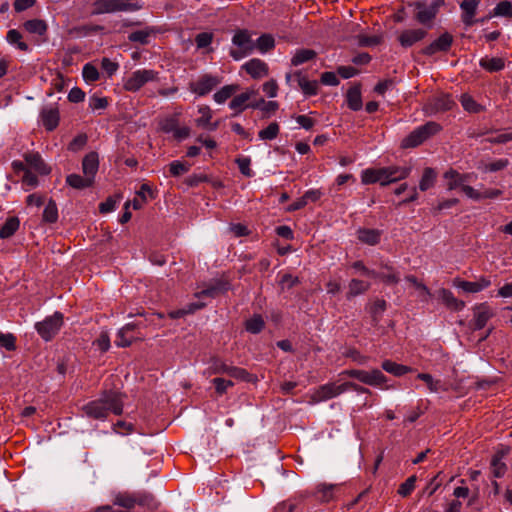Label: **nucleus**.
I'll list each match as a JSON object with an SVG mask.
<instances>
[{"mask_svg": "<svg viewBox=\"0 0 512 512\" xmlns=\"http://www.w3.org/2000/svg\"><path fill=\"white\" fill-rule=\"evenodd\" d=\"M120 195L109 196L105 201L101 202L98 206L101 214H108L115 210L116 205L120 202Z\"/></svg>", "mask_w": 512, "mask_h": 512, "instance_id": "nucleus-46", "label": "nucleus"}, {"mask_svg": "<svg viewBox=\"0 0 512 512\" xmlns=\"http://www.w3.org/2000/svg\"><path fill=\"white\" fill-rule=\"evenodd\" d=\"M460 102L464 110L469 113H479L484 110V107L478 104L473 97L468 94H462Z\"/></svg>", "mask_w": 512, "mask_h": 512, "instance_id": "nucleus-43", "label": "nucleus"}, {"mask_svg": "<svg viewBox=\"0 0 512 512\" xmlns=\"http://www.w3.org/2000/svg\"><path fill=\"white\" fill-rule=\"evenodd\" d=\"M232 43L238 48L230 51L231 57L235 60H240L244 56L250 54L255 48V44L253 43L251 34L248 30L236 31L232 38Z\"/></svg>", "mask_w": 512, "mask_h": 512, "instance_id": "nucleus-7", "label": "nucleus"}, {"mask_svg": "<svg viewBox=\"0 0 512 512\" xmlns=\"http://www.w3.org/2000/svg\"><path fill=\"white\" fill-rule=\"evenodd\" d=\"M227 289H228L227 283L218 281L216 283L210 284L205 289H203L199 292H196L194 294V296L198 299H202L204 297L215 298L218 295H220L221 293H224L225 291H227Z\"/></svg>", "mask_w": 512, "mask_h": 512, "instance_id": "nucleus-25", "label": "nucleus"}, {"mask_svg": "<svg viewBox=\"0 0 512 512\" xmlns=\"http://www.w3.org/2000/svg\"><path fill=\"white\" fill-rule=\"evenodd\" d=\"M205 305L206 304L204 302H201V301L190 303V304H188L186 307H184L182 309H178V310H174V311L169 312V317L172 318V319L181 318V317H184V316H186L188 314H193L197 310L205 307Z\"/></svg>", "mask_w": 512, "mask_h": 512, "instance_id": "nucleus-42", "label": "nucleus"}, {"mask_svg": "<svg viewBox=\"0 0 512 512\" xmlns=\"http://www.w3.org/2000/svg\"><path fill=\"white\" fill-rule=\"evenodd\" d=\"M99 168V156L98 153L92 151L85 155L82 160V171L85 176H88L95 181V175Z\"/></svg>", "mask_w": 512, "mask_h": 512, "instance_id": "nucleus-20", "label": "nucleus"}, {"mask_svg": "<svg viewBox=\"0 0 512 512\" xmlns=\"http://www.w3.org/2000/svg\"><path fill=\"white\" fill-rule=\"evenodd\" d=\"M190 170V164L181 161H172L169 164V172L172 176L178 177L187 173Z\"/></svg>", "mask_w": 512, "mask_h": 512, "instance_id": "nucleus-54", "label": "nucleus"}, {"mask_svg": "<svg viewBox=\"0 0 512 512\" xmlns=\"http://www.w3.org/2000/svg\"><path fill=\"white\" fill-rule=\"evenodd\" d=\"M494 316L492 308L486 304L481 303L473 308V319L471 322L474 330L483 329L487 322Z\"/></svg>", "mask_w": 512, "mask_h": 512, "instance_id": "nucleus-11", "label": "nucleus"}, {"mask_svg": "<svg viewBox=\"0 0 512 512\" xmlns=\"http://www.w3.org/2000/svg\"><path fill=\"white\" fill-rule=\"evenodd\" d=\"M157 76L158 72L152 69H139L125 79L123 87L126 91L137 92L148 82L156 80Z\"/></svg>", "mask_w": 512, "mask_h": 512, "instance_id": "nucleus-5", "label": "nucleus"}, {"mask_svg": "<svg viewBox=\"0 0 512 512\" xmlns=\"http://www.w3.org/2000/svg\"><path fill=\"white\" fill-rule=\"evenodd\" d=\"M275 46L274 38L269 34H263L261 35L256 42L257 49L262 52H268Z\"/></svg>", "mask_w": 512, "mask_h": 512, "instance_id": "nucleus-50", "label": "nucleus"}, {"mask_svg": "<svg viewBox=\"0 0 512 512\" xmlns=\"http://www.w3.org/2000/svg\"><path fill=\"white\" fill-rule=\"evenodd\" d=\"M134 0H96L93 3L94 14H106V13H115L122 11H137L142 8V5H139L137 2H133Z\"/></svg>", "mask_w": 512, "mask_h": 512, "instance_id": "nucleus-3", "label": "nucleus"}, {"mask_svg": "<svg viewBox=\"0 0 512 512\" xmlns=\"http://www.w3.org/2000/svg\"><path fill=\"white\" fill-rule=\"evenodd\" d=\"M455 106V102L449 94H440L433 97L429 102L432 112H443L451 110Z\"/></svg>", "mask_w": 512, "mask_h": 512, "instance_id": "nucleus-21", "label": "nucleus"}, {"mask_svg": "<svg viewBox=\"0 0 512 512\" xmlns=\"http://www.w3.org/2000/svg\"><path fill=\"white\" fill-rule=\"evenodd\" d=\"M417 378L426 383L430 392H438L443 389L441 381L435 380L430 374L419 373Z\"/></svg>", "mask_w": 512, "mask_h": 512, "instance_id": "nucleus-49", "label": "nucleus"}, {"mask_svg": "<svg viewBox=\"0 0 512 512\" xmlns=\"http://www.w3.org/2000/svg\"><path fill=\"white\" fill-rule=\"evenodd\" d=\"M386 172H387L388 183L391 184V183L406 179L411 172V168L407 167V166L392 165V166L386 167Z\"/></svg>", "mask_w": 512, "mask_h": 512, "instance_id": "nucleus-27", "label": "nucleus"}, {"mask_svg": "<svg viewBox=\"0 0 512 512\" xmlns=\"http://www.w3.org/2000/svg\"><path fill=\"white\" fill-rule=\"evenodd\" d=\"M140 324L136 323H128L125 326H123L117 333V338L115 340V344L118 347H127L131 345V343L137 338L133 331L139 326Z\"/></svg>", "mask_w": 512, "mask_h": 512, "instance_id": "nucleus-18", "label": "nucleus"}, {"mask_svg": "<svg viewBox=\"0 0 512 512\" xmlns=\"http://www.w3.org/2000/svg\"><path fill=\"white\" fill-rule=\"evenodd\" d=\"M367 385L380 389H390L387 385V377L379 369L369 370Z\"/></svg>", "mask_w": 512, "mask_h": 512, "instance_id": "nucleus-32", "label": "nucleus"}, {"mask_svg": "<svg viewBox=\"0 0 512 512\" xmlns=\"http://www.w3.org/2000/svg\"><path fill=\"white\" fill-rule=\"evenodd\" d=\"M153 190L150 185L144 183L140 186V189L136 192L135 197L130 204L134 209H140L148 198H153Z\"/></svg>", "mask_w": 512, "mask_h": 512, "instance_id": "nucleus-28", "label": "nucleus"}, {"mask_svg": "<svg viewBox=\"0 0 512 512\" xmlns=\"http://www.w3.org/2000/svg\"><path fill=\"white\" fill-rule=\"evenodd\" d=\"M453 44V36L445 32L429 45L421 50V53L426 56H433L440 52H448Z\"/></svg>", "mask_w": 512, "mask_h": 512, "instance_id": "nucleus-9", "label": "nucleus"}, {"mask_svg": "<svg viewBox=\"0 0 512 512\" xmlns=\"http://www.w3.org/2000/svg\"><path fill=\"white\" fill-rule=\"evenodd\" d=\"M198 113L201 115L200 118L196 120L198 126L206 127L211 118H212V111L209 106H200L198 108Z\"/></svg>", "mask_w": 512, "mask_h": 512, "instance_id": "nucleus-58", "label": "nucleus"}, {"mask_svg": "<svg viewBox=\"0 0 512 512\" xmlns=\"http://www.w3.org/2000/svg\"><path fill=\"white\" fill-rule=\"evenodd\" d=\"M212 40H213V35L208 32L199 33L195 37V43H196L197 48H199V49L208 47L212 43Z\"/></svg>", "mask_w": 512, "mask_h": 512, "instance_id": "nucleus-64", "label": "nucleus"}, {"mask_svg": "<svg viewBox=\"0 0 512 512\" xmlns=\"http://www.w3.org/2000/svg\"><path fill=\"white\" fill-rule=\"evenodd\" d=\"M345 392V386L337 383H328L318 388L314 393L316 401H326Z\"/></svg>", "mask_w": 512, "mask_h": 512, "instance_id": "nucleus-15", "label": "nucleus"}, {"mask_svg": "<svg viewBox=\"0 0 512 512\" xmlns=\"http://www.w3.org/2000/svg\"><path fill=\"white\" fill-rule=\"evenodd\" d=\"M444 178L447 181L448 190H454L456 188H462L465 183H468L472 175L460 174L456 170L450 169L444 174Z\"/></svg>", "mask_w": 512, "mask_h": 512, "instance_id": "nucleus-19", "label": "nucleus"}, {"mask_svg": "<svg viewBox=\"0 0 512 512\" xmlns=\"http://www.w3.org/2000/svg\"><path fill=\"white\" fill-rule=\"evenodd\" d=\"M264 327V320L260 315H254L246 321V330L250 333H259Z\"/></svg>", "mask_w": 512, "mask_h": 512, "instance_id": "nucleus-53", "label": "nucleus"}, {"mask_svg": "<svg viewBox=\"0 0 512 512\" xmlns=\"http://www.w3.org/2000/svg\"><path fill=\"white\" fill-rule=\"evenodd\" d=\"M101 352H106L110 348V338L107 332H102L99 337L93 342Z\"/></svg>", "mask_w": 512, "mask_h": 512, "instance_id": "nucleus-63", "label": "nucleus"}, {"mask_svg": "<svg viewBox=\"0 0 512 512\" xmlns=\"http://www.w3.org/2000/svg\"><path fill=\"white\" fill-rule=\"evenodd\" d=\"M351 267L355 270L356 273H358L361 276L372 278L378 275L375 269H370L366 267L362 261L354 262Z\"/></svg>", "mask_w": 512, "mask_h": 512, "instance_id": "nucleus-57", "label": "nucleus"}, {"mask_svg": "<svg viewBox=\"0 0 512 512\" xmlns=\"http://www.w3.org/2000/svg\"><path fill=\"white\" fill-rule=\"evenodd\" d=\"M63 325V314L55 312L47 316L44 320L35 324V329L40 337L45 340H51L61 329Z\"/></svg>", "mask_w": 512, "mask_h": 512, "instance_id": "nucleus-4", "label": "nucleus"}, {"mask_svg": "<svg viewBox=\"0 0 512 512\" xmlns=\"http://www.w3.org/2000/svg\"><path fill=\"white\" fill-rule=\"evenodd\" d=\"M347 105L353 111H358L362 108V97L359 87H351L347 92Z\"/></svg>", "mask_w": 512, "mask_h": 512, "instance_id": "nucleus-39", "label": "nucleus"}, {"mask_svg": "<svg viewBox=\"0 0 512 512\" xmlns=\"http://www.w3.org/2000/svg\"><path fill=\"white\" fill-rule=\"evenodd\" d=\"M371 284L368 281L360 280V279H352L348 284L347 298H353L355 296L364 294L369 290Z\"/></svg>", "mask_w": 512, "mask_h": 512, "instance_id": "nucleus-30", "label": "nucleus"}, {"mask_svg": "<svg viewBox=\"0 0 512 512\" xmlns=\"http://www.w3.org/2000/svg\"><path fill=\"white\" fill-rule=\"evenodd\" d=\"M377 276L373 279H379L386 284H394L399 281L398 273L387 263H381L380 271H377Z\"/></svg>", "mask_w": 512, "mask_h": 512, "instance_id": "nucleus-26", "label": "nucleus"}, {"mask_svg": "<svg viewBox=\"0 0 512 512\" xmlns=\"http://www.w3.org/2000/svg\"><path fill=\"white\" fill-rule=\"evenodd\" d=\"M249 96L238 94L233 97V99L229 102V108L234 111V116L239 115L242 113L245 109L249 108L248 105Z\"/></svg>", "mask_w": 512, "mask_h": 512, "instance_id": "nucleus-40", "label": "nucleus"}, {"mask_svg": "<svg viewBox=\"0 0 512 512\" xmlns=\"http://www.w3.org/2000/svg\"><path fill=\"white\" fill-rule=\"evenodd\" d=\"M461 190L468 198L476 201L483 199H494L502 194V191L499 189H484L483 191H479L467 185V183L464 184Z\"/></svg>", "mask_w": 512, "mask_h": 512, "instance_id": "nucleus-16", "label": "nucleus"}, {"mask_svg": "<svg viewBox=\"0 0 512 512\" xmlns=\"http://www.w3.org/2000/svg\"><path fill=\"white\" fill-rule=\"evenodd\" d=\"M453 285L466 293H477L491 285V281L486 277H480L476 281H465L454 279Z\"/></svg>", "mask_w": 512, "mask_h": 512, "instance_id": "nucleus-14", "label": "nucleus"}, {"mask_svg": "<svg viewBox=\"0 0 512 512\" xmlns=\"http://www.w3.org/2000/svg\"><path fill=\"white\" fill-rule=\"evenodd\" d=\"M479 65L487 72H499L505 68V61L500 57H488L485 56L480 59Z\"/></svg>", "mask_w": 512, "mask_h": 512, "instance_id": "nucleus-29", "label": "nucleus"}, {"mask_svg": "<svg viewBox=\"0 0 512 512\" xmlns=\"http://www.w3.org/2000/svg\"><path fill=\"white\" fill-rule=\"evenodd\" d=\"M239 89L240 86L238 84L225 85L214 93L213 99L216 103L223 104L224 102H226V100L232 97Z\"/></svg>", "mask_w": 512, "mask_h": 512, "instance_id": "nucleus-35", "label": "nucleus"}, {"mask_svg": "<svg viewBox=\"0 0 512 512\" xmlns=\"http://www.w3.org/2000/svg\"><path fill=\"white\" fill-rule=\"evenodd\" d=\"M16 338L11 333H0V348H5L7 351L15 349Z\"/></svg>", "mask_w": 512, "mask_h": 512, "instance_id": "nucleus-62", "label": "nucleus"}, {"mask_svg": "<svg viewBox=\"0 0 512 512\" xmlns=\"http://www.w3.org/2000/svg\"><path fill=\"white\" fill-rule=\"evenodd\" d=\"M151 28H146L144 30H137L129 34L128 39L131 42H138L141 44H147L149 42V37L152 33Z\"/></svg>", "mask_w": 512, "mask_h": 512, "instance_id": "nucleus-51", "label": "nucleus"}, {"mask_svg": "<svg viewBox=\"0 0 512 512\" xmlns=\"http://www.w3.org/2000/svg\"><path fill=\"white\" fill-rule=\"evenodd\" d=\"M480 0H463L460 4L462 10V21L466 26H472L476 21L474 16L476 14Z\"/></svg>", "mask_w": 512, "mask_h": 512, "instance_id": "nucleus-22", "label": "nucleus"}, {"mask_svg": "<svg viewBox=\"0 0 512 512\" xmlns=\"http://www.w3.org/2000/svg\"><path fill=\"white\" fill-rule=\"evenodd\" d=\"M382 368L383 370L390 374H393L394 376H402L409 371V368L407 366L397 364L391 360L383 361Z\"/></svg>", "mask_w": 512, "mask_h": 512, "instance_id": "nucleus-45", "label": "nucleus"}, {"mask_svg": "<svg viewBox=\"0 0 512 512\" xmlns=\"http://www.w3.org/2000/svg\"><path fill=\"white\" fill-rule=\"evenodd\" d=\"M242 69H244L254 79L265 77L269 72L268 65L258 58H254L246 62L242 66Z\"/></svg>", "mask_w": 512, "mask_h": 512, "instance_id": "nucleus-17", "label": "nucleus"}, {"mask_svg": "<svg viewBox=\"0 0 512 512\" xmlns=\"http://www.w3.org/2000/svg\"><path fill=\"white\" fill-rule=\"evenodd\" d=\"M441 3L439 1H435L429 6L425 5L421 2H416L414 7L416 12L414 14V19L421 25L430 29L433 27L434 19L436 18L439 7Z\"/></svg>", "mask_w": 512, "mask_h": 512, "instance_id": "nucleus-8", "label": "nucleus"}, {"mask_svg": "<svg viewBox=\"0 0 512 512\" xmlns=\"http://www.w3.org/2000/svg\"><path fill=\"white\" fill-rule=\"evenodd\" d=\"M66 183L75 189H85L91 187L94 180L85 175L70 174L66 177Z\"/></svg>", "mask_w": 512, "mask_h": 512, "instance_id": "nucleus-33", "label": "nucleus"}, {"mask_svg": "<svg viewBox=\"0 0 512 512\" xmlns=\"http://www.w3.org/2000/svg\"><path fill=\"white\" fill-rule=\"evenodd\" d=\"M316 57V52L312 49H298L295 51L291 64L293 66H299L304 64L310 60H313Z\"/></svg>", "mask_w": 512, "mask_h": 512, "instance_id": "nucleus-41", "label": "nucleus"}, {"mask_svg": "<svg viewBox=\"0 0 512 512\" xmlns=\"http://www.w3.org/2000/svg\"><path fill=\"white\" fill-rule=\"evenodd\" d=\"M506 472V465L501 461V457L499 455H495L491 461V473L494 477L500 478Z\"/></svg>", "mask_w": 512, "mask_h": 512, "instance_id": "nucleus-55", "label": "nucleus"}, {"mask_svg": "<svg viewBox=\"0 0 512 512\" xmlns=\"http://www.w3.org/2000/svg\"><path fill=\"white\" fill-rule=\"evenodd\" d=\"M492 15L512 18V3L509 1L499 2L492 10Z\"/></svg>", "mask_w": 512, "mask_h": 512, "instance_id": "nucleus-48", "label": "nucleus"}, {"mask_svg": "<svg viewBox=\"0 0 512 512\" xmlns=\"http://www.w3.org/2000/svg\"><path fill=\"white\" fill-rule=\"evenodd\" d=\"M361 181L363 184L379 183L381 186L389 185L386 167L363 170L361 173Z\"/></svg>", "mask_w": 512, "mask_h": 512, "instance_id": "nucleus-12", "label": "nucleus"}, {"mask_svg": "<svg viewBox=\"0 0 512 512\" xmlns=\"http://www.w3.org/2000/svg\"><path fill=\"white\" fill-rule=\"evenodd\" d=\"M123 410L121 394L115 391L106 392L100 399L83 406L84 413L94 419L103 420L109 413L120 415Z\"/></svg>", "mask_w": 512, "mask_h": 512, "instance_id": "nucleus-1", "label": "nucleus"}, {"mask_svg": "<svg viewBox=\"0 0 512 512\" xmlns=\"http://www.w3.org/2000/svg\"><path fill=\"white\" fill-rule=\"evenodd\" d=\"M59 111L55 107H46L41 112L42 124L48 131H53L59 124Z\"/></svg>", "mask_w": 512, "mask_h": 512, "instance_id": "nucleus-24", "label": "nucleus"}, {"mask_svg": "<svg viewBox=\"0 0 512 512\" xmlns=\"http://www.w3.org/2000/svg\"><path fill=\"white\" fill-rule=\"evenodd\" d=\"M235 162L238 165L240 172L246 177H252L253 171L250 168L251 159L249 157H238Z\"/></svg>", "mask_w": 512, "mask_h": 512, "instance_id": "nucleus-60", "label": "nucleus"}, {"mask_svg": "<svg viewBox=\"0 0 512 512\" xmlns=\"http://www.w3.org/2000/svg\"><path fill=\"white\" fill-rule=\"evenodd\" d=\"M358 238L360 241L369 245L376 244L380 239V232L377 229L370 227H363L358 231Z\"/></svg>", "mask_w": 512, "mask_h": 512, "instance_id": "nucleus-38", "label": "nucleus"}, {"mask_svg": "<svg viewBox=\"0 0 512 512\" xmlns=\"http://www.w3.org/2000/svg\"><path fill=\"white\" fill-rule=\"evenodd\" d=\"M338 489L339 487L337 485L320 483L317 485L316 488L317 498L321 501L329 502L334 498L335 493Z\"/></svg>", "mask_w": 512, "mask_h": 512, "instance_id": "nucleus-31", "label": "nucleus"}, {"mask_svg": "<svg viewBox=\"0 0 512 512\" xmlns=\"http://www.w3.org/2000/svg\"><path fill=\"white\" fill-rule=\"evenodd\" d=\"M23 27L27 32L39 36L45 35L48 29L46 22L41 19L28 20L23 24Z\"/></svg>", "mask_w": 512, "mask_h": 512, "instance_id": "nucleus-36", "label": "nucleus"}, {"mask_svg": "<svg viewBox=\"0 0 512 512\" xmlns=\"http://www.w3.org/2000/svg\"><path fill=\"white\" fill-rule=\"evenodd\" d=\"M82 75L84 80L88 83L95 82L99 79L98 69L91 63H87L84 65Z\"/></svg>", "mask_w": 512, "mask_h": 512, "instance_id": "nucleus-56", "label": "nucleus"}, {"mask_svg": "<svg viewBox=\"0 0 512 512\" xmlns=\"http://www.w3.org/2000/svg\"><path fill=\"white\" fill-rule=\"evenodd\" d=\"M292 81L297 82L298 87L306 96L316 95L318 92V82L308 80L300 71L286 74V82L290 84Z\"/></svg>", "mask_w": 512, "mask_h": 512, "instance_id": "nucleus-10", "label": "nucleus"}, {"mask_svg": "<svg viewBox=\"0 0 512 512\" xmlns=\"http://www.w3.org/2000/svg\"><path fill=\"white\" fill-rule=\"evenodd\" d=\"M7 41L12 44L16 45L18 49L21 51H27L29 49L28 45L21 41L22 35L21 33L16 29H11L7 32Z\"/></svg>", "mask_w": 512, "mask_h": 512, "instance_id": "nucleus-47", "label": "nucleus"}, {"mask_svg": "<svg viewBox=\"0 0 512 512\" xmlns=\"http://www.w3.org/2000/svg\"><path fill=\"white\" fill-rule=\"evenodd\" d=\"M438 298L443 301L449 308L454 310H461L464 307V302L456 299L451 291L447 289H440L437 292Z\"/></svg>", "mask_w": 512, "mask_h": 512, "instance_id": "nucleus-34", "label": "nucleus"}, {"mask_svg": "<svg viewBox=\"0 0 512 512\" xmlns=\"http://www.w3.org/2000/svg\"><path fill=\"white\" fill-rule=\"evenodd\" d=\"M43 219L48 223H54L58 219V209L54 201H49L43 211Z\"/></svg>", "mask_w": 512, "mask_h": 512, "instance_id": "nucleus-52", "label": "nucleus"}, {"mask_svg": "<svg viewBox=\"0 0 512 512\" xmlns=\"http://www.w3.org/2000/svg\"><path fill=\"white\" fill-rule=\"evenodd\" d=\"M440 124L434 121H429L424 125L415 128L401 141V148L409 149L415 148L423 144L426 140L436 135L441 131Z\"/></svg>", "mask_w": 512, "mask_h": 512, "instance_id": "nucleus-2", "label": "nucleus"}, {"mask_svg": "<svg viewBox=\"0 0 512 512\" xmlns=\"http://www.w3.org/2000/svg\"><path fill=\"white\" fill-rule=\"evenodd\" d=\"M24 160L30 168L34 169L40 174L47 175L50 173V169L45 164L44 160L38 152L26 153L24 155Z\"/></svg>", "mask_w": 512, "mask_h": 512, "instance_id": "nucleus-23", "label": "nucleus"}, {"mask_svg": "<svg viewBox=\"0 0 512 512\" xmlns=\"http://www.w3.org/2000/svg\"><path fill=\"white\" fill-rule=\"evenodd\" d=\"M221 82V77L205 73L200 75L195 81H191L188 89L195 95L202 97L213 91Z\"/></svg>", "mask_w": 512, "mask_h": 512, "instance_id": "nucleus-6", "label": "nucleus"}, {"mask_svg": "<svg viewBox=\"0 0 512 512\" xmlns=\"http://www.w3.org/2000/svg\"><path fill=\"white\" fill-rule=\"evenodd\" d=\"M416 476H410L404 483H402L398 489V494L402 497L409 496L415 489Z\"/></svg>", "mask_w": 512, "mask_h": 512, "instance_id": "nucleus-59", "label": "nucleus"}, {"mask_svg": "<svg viewBox=\"0 0 512 512\" xmlns=\"http://www.w3.org/2000/svg\"><path fill=\"white\" fill-rule=\"evenodd\" d=\"M436 178V171L431 167H426L419 182V189L421 191L429 190L435 185Z\"/></svg>", "mask_w": 512, "mask_h": 512, "instance_id": "nucleus-37", "label": "nucleus"}, {"mask_svg": "<svg viewBox=\"0 0 512 512\" xmlns=\"http://www.w3.org/2000/svg\"><path fill=\"white\" fill-rule=\"evenodd\" d=\"M426 35L427 31L422 28L406 29L399 34L398 41L402 47L409 48L423 40Z\"/></svg>", "mask_w": 512, "mask_h": 512, "instance_id": "nucleus-13", "label": "nucleus"}, {"mask_svg": "<svg viewBox=\"0 0 512 512\" xmlns=\"http://www.w3.org/2000/svg\"><path fill=\"white\" fill-rule=\"evenodd\" d=\"M280 132V126L277 122H271L266 128L258 132V137L261 140L271 141L277 138Z\"/></svg>", "mask_w": 512, "mask_h": 512, "instance_id": "nucleus-44", "label": "nucleus"}, {"mask_svg": "<svg viewBox=\"0 0 512 512\" xmlns=\"http://www.w3.org/2000/svg\"><path fill=\"white\" fill-rule=\"evenodd\" d=\"M212 383L214 384L216 392L219 395L226 393L228 388H230L234 385V383L231 380H226V379L220 378V377L214 378L212 380Z\"/></svg>", "mask_w": 512, "mask_h": 512, "instance_id": "nucleus-61", "label": "nucleus"}]
</instances>
